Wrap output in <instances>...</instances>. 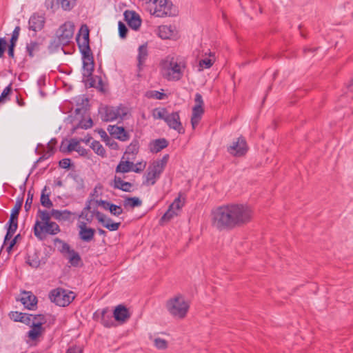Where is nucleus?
Returning <instances> with one entry per match:
<instances>
[{"instance_id": "nucleus-25", "label": "nucleus", "mask_w": 353, "mask_h": 353, "mask_svg": "<svg viewBox=\"0 0 353 353\" xmlns=\"http://www.w3.org/2000/svg\"><path fill=\"white\" fill-rule=\"evenodd\" d=\"M83 65V75L90 76L94 70V61L92 54L82 56Z\"/></svg>"}, {"instance_id": "nucleus-14", "label": "nucleus", "mask_w": 353, "mask_h": 353, "mask_svg": "<svg viewBox=\"0 0 353 353\" xmlns=\"http://www.w3.org/2000/svg\"><path fill=\"white\" fill-rule=\"evenodd\" d=\"M165 122L170 128L176 130L179 134H183L185 132V130L182 125V123L181 122L179 112H172L170 114L168 113Z\"/></svg>"}, {"instance_id": "nucleus-61", "label": "nucleus", "mask_w": 353, "mask_h": 353, "mask_svg": "<svg viewBox=\"0 0 353 353\" xmlns=\"http://www.w3.org/2000/svg\"><path fill=\"white\" fill-rule=\"evenodd\" d=\"M13 234H14V233L10 232L7 230L6 234L4 238V241H3V243L5 245H7L8 243V242L12 239Z\"/></svg>"}, {"instance_id": "nucleus-50", "label": "nucleus", "mask_w": 353, "mask_h": 353, "mask_svg": "<svg viewBox=\"0 0 353 353\" xmlns=\"http://www.w3.org/2000/svg\"><path fill=\"white\" fill-rule=\"evenodd\" d=\"M18 227V223L17 220H11L10 219L8 221V228L7 229L8 231L12 232L14 234Z\"/></svg>"}, {"instance_id": "nucleus-28", "label": "nucleus", "mask_w": 353, "mask_h": 353, "mask_svg": "<svg viewBox=\"0 0 353 353\" xmlns=\"http://www.w3.org/2000/svg\"><path fill=\"white\" fill-rule=\"evenodd\" d=\"M215 62L214 54L210 53V57L201 59L199 62V71L210 68Z\"/></svg>"}, {"instance_id": "nucleus-37", "label": "nucleus", "mask_w": 353, "mask_h": 353, "mask_svg": "<svg viewBox=\"0 0 353 353\" xmlns=\"http://www.w3.org/2000/svg\"><path fill=\"white\" fill-rule=\"evenodd\" d=\"M39 320L38 315H32L23 313L22 320L21 323H23L28 325H31L33 324V322H37Z\"/></svg>"}, {"instance_id": "nucleus-45", "label": "nucleus", "mask_w": 353, "mask_h": 353, "mask_svg": "<svg viewBox=\"0 0 353 353\" xmlns=\"http://www.w3.org/2000/svg\"><path fill=\"white\" fill-rule=\"evenodd\" d=\"M93 125V122L91 118H88V119H83L81 120L79 124L78 128H82V129H89L91 128Z\"/></svg>"}, {"instance_id": "nucleus-15", "label": "nucleus", "mask_w": 353, "mask_h": 353, "mask_svg": "<svg viewBox=\"0 0 353 353\" xmlns=\"http://www.w3.org/2000/svg\"><path fill=\"white\" fill-rule=\"evenodd\" d=\"M158 36L162 39H176L178 32L174 26L171 25H163L158 28Z\"/></svg>"}, {"instance_id": "nucleus-55", "label": "nucleus", "mask_w": 353, "mask_h": 353, "mask_svg": "<svg viewBox=\"0 0 353 353\" xmlns=\"http://www.w3.org/2000/svg\"><path fill=\"white\" fill-rule=\"evenodd\" d=\"M7 42L4 38H0V58L3 55Z\"/></svg>"}, {"instance_id": "nucleus-16", "label": "nucleus", "mask_w": 353, "mask_h": 353, "mask_svg": "<svg viewBox=\"0 0 353 353\" xmlns=\"http://www.w3.org/2000/svg\"><path fill=\"white\" fill-rule=\"evenodd\" d=\"M20 301L28 310H34L37 304V296L30 291L23 290L21 292Z\"/></svg>"}, {"instance_id": "nucleus-64", "label": "nucleus", "mask_w": 353, "mask_h": 353, "mask_svg": "<svg viewBox=\"0 0 353 353\" xmlns=\"http://www.w3.org/2000/svg\"><path fill=\"white\" fill-rule=\"evenodd\" d=\"M17 103L20 107H23L25 105V102L23 99L19 97V96H17L16 97Z\"/></svg>"}, {"instance_id": "nucleus-29", "label": "nucleus", "mask_w": 353, "mask_h": 353, "mask_svg": "<svg viewBox=\"0 0 353 353\" xmlns=\"http://www.w3.org/2000/svg\"><path fill=\"white\" fill-rule=\"evenodd\" d=\"M23 196L18 198L17 199L15 205H14V208H12L11 214H10V219L11 220V221H12V220L18 221V216H19V211H20L22 204H23Z\"/></svg>"}, {"instance_id": "nucleus-10", "label": "nucleus", "mask_w": 353, "mask_h": 353, "mask_svg": "<svg viewBox=\"0 0 353 353\" xmlns=\"http://www.w3.org/2000/svg\"><path fill=\"white\" fill-rule=\"evenodd\" d=\"M181 194H179V196L174 200V201L170 205L168 210L162 216L161 221H170L174 216L179 214L181 210L185 204V199L183 198L181 199Z\"/></svg>"}, {"instance_id": "nucleus-19", "label": "nucleus", "mask_w": 353, "mask_h": 353, "mask_svg": "<svg viewBox=\"0 0 353 353\" xmlns=\"http://www.w3.org/2000/svg\"><path fill=\"white\" fill-rule=\"evenodd\" d=\"M113 316L117 321L123 323L130 319V313L125 306L119 305L115 307Z\"/></svg>"}, {"instance_id": "nucleus-21", "label": "nucleus", "mask_w": 353, "mask_h": 353, "mask_svg": "<svg viewBox=\"0 0 353 353\" xmlns=\"http://www.w3.org/2000/svg\"><path fill=\"white\" fill-rule=\"evenodd\" d=\"M44 23L45 19L43 16L34 14L28 21L29 29L34 32L39 31L43 28Z\"/></svg>"}, {"instance_id": "nucleus-27", "label": "nucleus", "mask_w": 353, "mask_h": 353, "mask_svg": "<svg viewBox=\"0 0 353 353\" xmlns=\"http://www.w3.org/2000/svg\"><path fill=\"white\" fill-rule=\"evenodd\" d=\"M137 55L138 64L137 67L139 71H141L145 63V61L148 56V48L146 45H141L139 48Z\"/></svg>"}, {"instance_id": "nucleus-51", "label": "nucleus", "mask_w": 353, "mask_h": 353, "mask_svg": "<svg viewBox=\"0 0 353 353\" xmlns=\"http://www.w3.org/2000/svg\"><path fill=\"white\" fill-rule=\"evenodd\" d=\"M32 200H33V194H31L30 191L28 192V196H27V199H26V203H25V210L26 211H28L30 208H31V205L32 203Z\"/></svg>"}, {"instance_id": "nucleus-4", "label": "nucleus", "mask_w": 353, "mask_h": 353, "mask_svg": "<svg viewBox=\"0 0 353 353\" xmlns=\"http://www.w3.org/2000/svg\"><path fill=\"white\" fill-rule=\"evenodd\" d=\"M190 307V301L181 294H177L170 298L165 304L169 314L177 319H184L188 313Z\"/></svg>"}, {"instance_id": "nucleus-7", "label": "nucleus", "mask_w": 353, "mask_h": 353, "mask_svg": "<svg viewBox=\"0 0 353 353\" xmlns=\"http://www.w3.org/2000/svg\"><path fill=\"white\" fill-rule=\"evenodd\" d=\"M74 292L62 288H57L52 290L49 294L50 301L60 307H66L72 303L75 299Z\"/></svg>"}, {"instance_id": "nucleus-39", "label": "nucleus", "mask_w": 353, "mask_h": 353, "mask_svg": "<svg viewBox=\"0 0 353 353\" xmlns=\"http://www.w3.org/2000/svg\"><path fill=\"white\" fill-rule=\"evenodd\" d=\"M26 263L33 268H37L40 265V260L36 255H29L27 258Z\"/></svg>"}, {"instance_id": "nucleus-1", "label": "nucleus", "mask_w": 353, "mask_h": 353, "mask_svg": "<svg viewBox=\"0 0 353 353\" xmlns=\"http://www.w3.org/2000/svg\"><path fill=\"white\" fill-rule=\"evenodd\" d=\"M254 215L252 206L245 203H227L212 208L211 226L217 231H229L250 223Z\"/></svg>"}, {"instance_id": "nucleus-23", "label": "nucleus", "mask_w": 353, "mask_h": 353, "mask_svg": "<svg viewBox=\"0 0 353 353\" xmlns=\"http://www.w3.org/2000/svg\"><path fill=\"white\" fill-rule=\"evenodd\" d=\"M114 189H119L124 192H131L132 184L129 182L124 181L121 177L115 176L111 185Z\"/></svg>"}, {"instance_id": "nucleus-20", "label": "nucleus", "mask_w": 353, "mask_h": 353, "mask_svg": "<svg viewBox=\"0 0 353 353\" xmlns=\"http://www.w3.org/2000/svg\"><path fill=\"white\" fill-rule=\"evenodd\" d=\"M109 133L116 139L125 141L129 139L130 136L123 127L117 125H110L108 128Z\"/></svg>"}, {"instance_id": "nucleus-62", "label": "nucleus", "mask_w": 353, "mask_h": 353, "mask_svg": "<svg viewBox=\"0 0 353 353\" xmlns=\"http://www.w3.org/2000/svg\"><path fill=\"white\" fill-rule=\"evenodd\" d=\"M16 243V238H13L9 242H8V246L7 247V251L8 252H10L12 248L14 247V245H15Z\"/></svg>"}, {"instance_id": "nucleus-6", "label": "nucleus", "mask_w": 353, "mask_h": 353, "mask_svg": "<svg viewBox=\"0 0 353 353\" xmlns=\"http://www.w3.org/2000/svg\"><path fill=\"white\" fill-rule=\"evenodd\" d=\"M75 26L72 21H65L57 30L56 36L51 45L55 48L68 45L72 40Z\"/></svg>"}, {"instance_id": "nucleus-56", "label": "nucleus", "mask_w": 353, "mask_h": 353, "mask_svg": "<svg viewBox=\"0 0 353 353\" xmlns=\"http://www.w3.org/2000/svg\"><path fill=\"white\" fill-rule=\"evenodd\" d=\"M71 161L70 159H63L59 161V165L62 168H68L70 165Z\"/></svg>"}, {"instance_id": "nucleus-49", "label": "nucleus", "mask_w": 353, "mask_h": 353, "mask_svg": "<svg viewBox=\"0 0 353 353\" xmlns=\"http://www.w3.org/2000/svg\"><path fill=\"white\" fill-rule=\"evenodd\" d=\"M12 91L11 84L8 85L7 87L4 88L3 92L0 95V103L4 102L6 100L8 96L10 94Z\"/></svg>"}, {"instance_id": "nucleus-22", "label": "nucleus", "mask_w": 353, "mask_h": 353, "mask_svg": "<svg viewBox=\"0 0 353 353\" xmlns=\"http://www.w3.org/2000/svg\"><path fill=\"white\" fill-rule=\"evenodd\" d=\"M168 145V141L164 138H161L152 141L149 144V149L152 153H157Z\"/></svg>"}, {"instance_id": "nucleus-52", "label": "nucleus", "mask_w": 353, "mask_h": 353, "mask_svg": "<svg viewBox=\"0 0 353 353\" xmlns=\"http://www.w3.org/2000/svg\"><path fill=\"white\" fill-rule=\"evenodd\" d=\"M20 32V28L19 26H17L14 30H13L12 35L10 39V43L12 44H14L17 40L18 39L19 35Z\"/></svg>"}, {"instance_id": "nucleus-48", "label": "nucleus", "mask_w": 353, "mask_h": 353, "mask_svg": "<svg viewBox=\"0 0 353 353\" xmlns=\"http://www.w3.org/2000/svg\"><path fill=\"white\" fill-rule=\"evenodd\" d=\"M118 26H119V33L120 37L122 39L125 38L126 35H127V32H128L127 27L121 21L119 22Z\"/></svg>"}, {"instance_id": "nucleus-43", "label": "nucleus", "mask_w": 353, "mask_h": 353, "mask_svg": "<svg viewBox=\"0 0 353 353\" xmlns=\"http://www.w3.org/2000/svg\"><path fill=\"white\" fill-rule=\"evenodd\" d=\"M146 166V162L145 161H140L137 162V163H132V172L136 173H140L145 168Z\"/></svg>"}, {"instance_id": "nucleus-24", "label": "nucleus", "mask_w": 353, "mask_h": 353, "mask_svg": "<svg viewBox=\"0 0 353 353\" xmlns=\"http://www.w3.org/2000/svg\"><path fill=\"white\" fill-rule=\"evenodd\" d=\"M203 113V108H200L199 106L193 107L191 117V125L193 130H194L200 123Z\"/></svg>"}, {"instance_id": "nucleus-57", "label": "nucleus", "mask_w": 353, "mask_h": 353, "mask_svg": "<svg viewBox=\"0 0 353 353\" xmlns=\"http://www.w3.org/2000/svg\"><path fill=\"white\" fill-rule=\"evenodd\" d=\"M66 353H82V350L78 346H72L67 350Z\"/></svg>"}, {"instance_id": "nucleus-33", "label": "nucleus", "mask_w": 353, "mask_h": 353, "mask_svg": "<svg viewBox=\"0 0 353 353\" xmlns=\"http://www.w3.org/2000/svg\"><path fill=\"white\" fill-rule=\"evenodd\" d=\"M90 147L94 150V152L98 155L102 157H104L105 156V150L99 141H93L91 143Z\"/></svg>"}, {"instance_id": "nucleus-32", "label": "nucleus", "mask_w": 353, "mask_h": 353, "mask_svg": "<svg viewBox=\"0 0 353 353\" xmlns=\"http://www.w3.org/2000/svg\"><path fill=\"white\" fill-rule=\"evenodd\" d=\"M68 150L69 152L77 151L81 154H83L85 150L81 146L79 141L76 139H71L68 145Z\"/></svg>"}, {"instance_id": "nucleus-35", "label": "nucleus", "mask_w": 353, "mask_h": 353, "mask_svg": "<svg viewBox=\"0 0 353 353\" xmlns=\"http://www.w3.org/2000/svg\"><path fill=\"white\" fill-rule=\"evenodd\" d=\"M141 204L142 201L138 197H128L124 200L125 206H129L132 208L139 207Z\"/></svg>"}, {"instance_id": "nucleus-47", "label": "nucleus", "mask_w": 353, "mask_h": 353, "mask_svg": "<svg viewBox=\"0 0 353 353\" xmlns=\"http://www.w3.org/2000/svg\"><path fill=\"white\" fill-rule=\"evenodd\" d=\"M39 48V44L37 42H30V43L27 44L26 50L30 57H33L34 51L36 50H38Z\"/></svg>"}, {"instance_id": "nucleus-30", "label": "nucleus", "mask_w": 353, "mask_h": 353, "mask_svg": "<svg viewBox=\"0 0 353 353\" xmlns=\"http://www.w3.org/2000/svg\"><path fill=\"white\" fill-rule=\"evenodd\" d=\"M132 162L129 161H121L116 168L117 172L126 173L132 171Z\"/></svg>"}, {"instance_id": "nucleus-3", "label": "nucleus", "mask_w": 353, "mask_h": 353, "mask_svg": "<svg viewBox=\"0 0 353 353\" xmlns=\"http://www.w3.org/2000/svg\"><path fill=\"white\" fill-rule=\"evenodd\" d=\"M37 216L39 219H37L34 223L33 231L37 239L43 240L46 234L56 235L60 232L59 225L50 220L52 216L49 212L39 210Z\"/></svg>"}, {"instance_id": "nucleus-59", "label": "nucleus", "mask_w": 353, "mask_h": 353, "mask_svg": "<svg viewBox=\"0 0 353 353\" xmlns=\"http://www.w3.org/2000/svg\"><path fill=\"white\" fill-rule=\"evenodd\" d=\"M60 250L62 253H70L72 250L70 249L68 243H63Z\"/></svg>"}, {"instance_id": "nucleus-60", "label": "nucleus", "mask_w": 353, "mask_h": 353, "mask_svg": "<svg viewBox=\"0 0 353 353\" xmlns=\"http://www.w3.org/2000/svg\"><path fill=\"white\" fill-rule=\"evenodd\" d=\"M13 234H14V233L10 232L7 230L6 234L4 238V241H3V243L5 245H7L8 243V242L12 239Z\"/></svg>"}, {"instance_id": "nucleus-17", "label": "nucleus", "mask_w": 353, "mask_h": 353, "mask_svg": "<svg viewBox=\"0 0 353 353\" xmlns=\"http://www.w3.org/2000/svg\"><path fill=\"white\" fill-rule=\"evenodd\" d=\"M95 216L98 221L110 231H116L119 228L121 225L120 222L114 223L110 218L107 217L105 214L99 211L95 212Z\"/></svg>"}, {"instance_id": "nucleus-53", "label": "nucleus", "mask_w": 353, "mask_h": 353, "mask_svg": "<svg viewBox=\"0 0 353 353\" xmlns=\"http://www.w3.org/2000/svg\"><path fill=\"white\" fill-rule=\"evenodd\" d=\"M194 101L196 103L194 106H199L200 108H203V101L201 94L196 93L195 94Z\"/></svg>"}, {"instance_id": "nucleus-40", "label": "nucleus", "mask_w": 353, "mask_h": 353, "mask_svg": "<svg viewBox=\"0 0 353 353\" xmlns=\"http://www.w3.org/2000/svg\"><path fill=\"white\" fill-rule=\"evenodd\" d=\"M68 254H70L69 258H68L69 262L72 265H77L81 261V257H80L79 254L77 252H75L74 250H72Z\"/></svg>"}, {"instance_id": "nucleus-18", "label": "nucleus", "mask_w": 353, "mask_h": 353, "mask_svg": "<svg viewBox=\"0 0 353 353\" xmlns=\"http://www.w3.org/2000/svg\"><path fill=\"white\" fill-rule=\"evenodd\" d=\"M125 20L127 21L128 25L133 30H137L141 25V20L138 14L134 11L126 10L124 12Z\"/></svg>"}, {"instance_id": "nucleus-34", "label": "nucleus", "mask_w": 353, "mask_h": 353, "mask_svg": "<svg viewBox=\"0 0 353 353\" xmlns=\"http://www.w3.org/2000/svg\"><path fill=\"white\" fill-rule=\"evenodd\" d=\"M46 187L44 188L41 192L40 199L41 204L46 208H50L53 205V204L51 200L50 199L49 194H46Z\"/></svg>"}, {"instance_id": "nucleus-42", "label": "nucleus", "mask_w": 353, "mask_h": 353, "mask_svg": "<svg viewBox=\"0 0 353 353\" xmlns=\"http://www.w3.org/2000/svg\"><path fill=\"white\" fill-rule=\"evenodd\" d=\"M154 345L159 350H165L168 347V342L161 338H156L154 340Z\"/></svg>"}, {"instance_id": "nucleus-54", "label": "nucleus", "mask_w": 353, "mask_h": 353, "mask_svg": "<svg viewBox=\"0 0 353 353\" xmlns=\"http://www.w3.org/2000/svg\"><path fill=\"white\" fill-rule=\"evenodd\" d=\"M96 202L98 203L99 205L102 207L105 210H109L110 206H111V205L112 204L107 201L103 200L97 201Z\"/></svg>"}, {"instance_id": "nucleus-41", "label": "nucleus", "mask_w": 353, "mask_h": 353, "mask_svg": "<svg viewBox=\"0 0 353 353\" xmlns=\"http://www.w3.org/2000/svg\"><path fill=\"white\" fill-rule=\"evenodd\" d=\"M101 323L106 327H110L114 325L112 316L110 315H106L105 310H103L102 312Z\"/></svg>"}, {"instance_id": "nucleus-63", "label": "nucleus", "mask_w": 353, "mask_h": 353, "mask_svg": "<svg viewBox=\"0 0 353 353\" xmlns=\"http://www.w3.org/2000/svg\"><path fill=\"white\" fill-rule=\"evenodd\" d=\"M128 152H129L130 150H132V152H137L138 151V147L137 145V144H130L128 149H127Z\"/></svg>"}, {"instance_id": "nucleus-58", "label": "nucleus", "mask_w": 353, "mask_h": 353, "mask_svg": "<svg viewBox=\"0 0 353 353\" xmlns=\"http://www.w3.org/2000/svg\"><path fill=\"white\" fill-rule=\"evenodd\" d=\"M107 145H110L112 149L117 150L118 148V144L114 140L108 137Z\"/></svg>"}, {"instance_id": "nucleus-12", "label": "nucleus", "mask_w": 353, "mask_h": 353, "mask_svg": "<svg viewBox=\"0 0 353 353\" xmlns=\"http://www.w3.org/2000/svg\"><path fill=\"white\" fill-rule=\"evenodd\" d=\"M248 150L247 142L244 137H239L236 141H233L228 148V152L234 157H242L246 154Z\"/></svg>"}, {"instance_id": "nucleus-44", "label": "nucleus", "mask_w": 353, "mask_h": 353, "mask_svg": "<svg viewBox=\"0 0 353 353\" xmlns=\"http://www.w3.org/2000/svg\"><path fill=\"white\" fill-rule=\"evenodd\" d=\"M109 211L112 215L116 216H119L123 212V210L121 206L117 205L113 203L111 205V206H110Z\"/></svg>"}, {"instance_id": "nucleus-8", "label": "nucleus", "mask_w": 353, "mask_h": 353, "mask_svg": "<svg viewBox=\"0 0 353 353\" xmlns=\"http://www.w3.org/2000/svg\"><path fill=\"white\" fill-rule=\"evenodd\" d=\"M101 118L105 121H113L117 119L123 120L130 113L129 108L125 105L105 106L99 111Z\"/></svg>"}, {"instance_id": "nucleus-36", "label": "nucleus", "mask_w": 353, "mask_h": 353, "mask_svg": "<svg viewBox=\"0 0 353 353\" xmlns=\"http://www.w3.org/2000/svg\"><path fill=\"white\" fill-rule=\"evenodd\" d=\"M59 3L63 10L70 11L75 6L77 0H59Z\"/></svg>"}, {"instance_id": "nucleus-26", "label": "nucleus", "mask_w": 353, "mask_h": 353, "mask_svg": "<svg viewBox=\"0 0 353 353\" xmlns=\"http://www.w3.org/2000/svg\"><path fill=\"white\" fill-rule=\"evenodd\" d=\"M50 215L55 219L56 220L60 221H68L70 219L72 213L68 210H59L56 209H52L50 212H49Z\"/></svg>"}, {"instance_id": "nucleus-46", "label": "nucleus", "mask_w": 353, "mask_h": 353, "mask_svg": "<svg viewBox=\"0 0 353 353\" xmlns=\"http://www.w3.org/2000/svg\"><path fill=\"white\" fill-rule=\"evenodd\" d=\"M23 314V313L20 312L12 311L9 313V317L15 322H21Z\"/></svg>"}, {"instance_id": "nucleus-9", "label": "nucleus", "mask_w": 353, "mask_h": 353, "mask_svg": "<svg viewBox=\"0 0 353 353\" xmlns=\"http://www.w3.org/2000/svg\"><path fill=\"white\" fill-rule=\"evenodd\" d=\"M81 34L77 37V43L82 56L92 54L90 47L89 30L86 26H83L80 30Z\"/></svg>"}, {"instance_id": "nucleus-11", "label": "nucleus", "mask_w": 353, "mask_h": 353, "mask_svg": "<svg viewBox=\"0 0 353 353\" xmlns=\"http://www.w3.org/2000/svg\"><path fill=\"white\" fill-rule=\"evenodd\" d=\"M38 316L39 320L37 322H33V324L30 325V330L26 334L31 341H37L45 332V329L43 327V324L46 323L45 316L42 314H39Z\"/></svg>"}, {"instance_id": "nucleus-2", "label": "nucleus", "mask_w": 353, "mask_h": 353, "mask_svg": "<svg viewBox=\"0 0 353 353\" xmlns=\"http://www.w3.org/2000/svg\"><path fill=\"white\" fill-rule=\"evenodd\" d=\"M161 73L168 81H179L188 69V59L183 56H168L161 62Z\"/></svg>"}, {"instance_id": "nucleus-13", "label": "nucleus", "mask_w": 353, "mask_h": 353, "mask_svg": "<svg viewBox=\"0 0 353 353\" xmlns=\"http://www.w3.org/2000/svg\"><path fill=\"white\" fill-rule=\"evenodd\" d=\"M87 222L80 221L78 224L79 229V235L80 239L85 242H90L94 236L95 230L87 227V223L91 222L92 219L87 218V214L85 215Z\"/></svg>"}, {"instance_id": "nucleus-38", "label": "nucleus", "mask_w": 353, "mask_h": 353, "mask_svg": "<svg viewBox=\"0 0 353 353\" xmlns=\"http://www.w3.org/2000/svg\"><path fill=\"white\" fill-rule=\"evenodd\" d=\"M145 96L149 99L161 100L165 98V94H164L163 92H159L157 90H150L146 92Z\"/></svg>"}, {"instance_id": "nucleus-5", "label": "nucleus", "mask_w": 353, "mask_h": 353, "mask_svg": "<svg viewBox=\"0 0 353 353\" xmlns=\"http://www.w3.org/2000/svg\"><path fill=\"white\" fill-rule=\"evenodd\" d=\"M169 154H165L161 159L153 161L148 166L146 173L144 175L143 184L145 185H153L160 178L161 174L169 160Z\"/></svg>"}, {"instance_id": "nucleus-31", "label": "nucleus", "mask_w": 353, "mask_h": 353, "mask_svg": "<svg viewBox=\"0 0 353 353\" xmlns=\"http://www.w3.org/2000/svg\"><path fill=\"white\" fill-rule=\"evenodd\" d=\"M168 112L165 108H156L152 110V115L154 119H162L165 121Z\"/></svg>"}]
</instances>
